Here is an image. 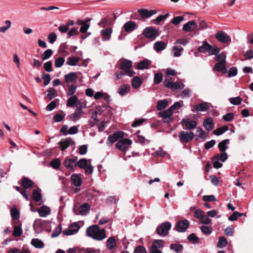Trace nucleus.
I'll return each mask as SVG.
<instances>
[{
	"label": "nucleus",
	"instance_id": "1",
	"mask_svg": "<svg viewBox=\"0 0 253 253\" xmlns=\"http://www.w3.org/2000/svg\"><path fill=\"white\" fill-rule=\"evenodd\" d=\"M86 235L94 240L101 241L106 237L105 230H100L97 225H92L88 227L86 230Z\"/></svg>",
	"mask_w": 253,
	"mask_h": 253
},
{
	"label": "nucleus",
	"instance_id": "2",
	"mask_svg": "<svg viewBox=\"0 0 253 253\" xmlns=\"http://www.w3.org/2000/svg\"><path fill=\"white\" fill-rule=\"evenodd\" d=\"M171 227V224L169 222H165L160 224L157 228V233L162 237L166 236Z\"/></svg>",
	"mask_w": 253,
	"mask_h": 253
},
{
	"label": "nucleus",
	"instance_id": "3",
	"mask_svg": "<svg viewBox=\"0 0 253 253\" xmlns=\"http://www.w3.org/2000/svg\"><path fill=\"white\" fill-rule=\"evenodd\" d=\"M142 34L145 38L152 40H155L160 35L159 30L153 27H149L144 29Z\"/></svg>",
	"mask_w": 253,
	"mask_h": 253
},
{
	"label": "nucleus",
	"instance_id": "4",
	"mask_svg": "<svg viewBox=\"0 0 253 253\" xmlns=\"http://www.w3.org/2000/svg\"><path fill=\"white\" fill-rule=\"evenodd\" d=\"M164 84L167 87L171 89L173 91H175L178 89H181L184 87V84L182 83L179 82H171L169 80L168 78L165 79Z\"/></svg>",
	"mask_w": 253,
	"mask_h": 253
},
{
	"label": "nucleus",
	"instance_id": "5",
	"mask_svg": "<svg viewBox=\"0 0 253 253\" xmlns=\"http://www.w3.org/2000/svg\"><path fill=\"white\" fill-rule=\"evenodd\" d=\"M132 143V141L128 138H124L116 144V147L123 152H126L128 149V145Z\"/></svg>",
	"mask_w": 253,
	"mask_h": 253
},
{
	"label": "nucleus",
	"instance_id": "6",
	"mask_svg": "<svg viewBox=\"0 0 253 253\" xmlns=\"http://www.w3.org/2000/svg\"><path fill=\"white\" fill-rule=\"evenodd\" d=\"M180 141L181 143H187L191 141L194 137V134L192 132H185L181 131L179 135Z\"/></svg>",
	"mask_w": 253,
	"mask_h": 253
},
{
	"label": "nucleus",
	"instance_id": "7",
	"mask_svg": "<svg viewBox=\"0 0 253 253\" xmlns=\"http://www.w3.org/2000/svg\"><path fill=\"white\" fill-rule=\"evenodd\" d=\"M78 158L76 157L74 159L66 158L64 161L63 164L67 169L74 171L76 168V161Z\"/></svg>",
	"mask_w": 253,
	"mask_h": 253
},
{
	"label": "nucleus",
	"instance_id": "8",
	"mask_svg": "<svg viewBox=\"0 0 253 253\" xmlns=\"http://www.w3.org/2000/svg\"><path fill=\"white\" fill-rule=\"evenodd\" d=\"M215 38L220 42L229 43L231 42V38L225 32L218 31L216 33Z\"/></svg>",
	"mask_w": 253,
	"mask_h": 253
},
{
	"label": "nucleus",
	"instance_id": "9",
	"mask_svg": "<svg viewBox=\"0 0 253 253\" xmlns=\"http://www.w3.org/2000/svg\"><path fill=\"white\" fill-rule=\"evenodd\" d=\"M173 112L169 108L167 110L160 112L159 113V117L163 118V121L165 123H169L172 121V115Z\"/></svg>",
	"mask_w": 253,
	"mask_h": 253
},
{
	"label": "nucleus",
	"instance_id": "10",
	"mask_svg": "<svg viewBox=\"0 0 253 253\" xmlns=\"http://www.w3.org/2000/svg\"><path fill=\"white\" fill-rule=\"evenodd\" d=\"M211 104L206 102H203L200 104H198L193 106L192 109L193 112H205L207 111L210 109Z\"/></svg>",
	"mask_w": 253,
	"mask_h": 253
},
{
	"label": "nucleus",
	"instance_id": "11",
	"mask_svg": "<svg viewBox=\"0 0 253 253\" xmlns=\"http://www.w3.org/2000/svg\"><path fill=\"white\" fill-rule=\"evenodd\" d=\"M189 225V221L187 219H184L178 221L175 228L179 232H185L187 229Z\"/></svg>",
	"mask_w": 253,
	"mask_h": 253
},
{
	"label": "nucleus",
	"instance_id": "12",
	"mask_svg": "<svg viewBox=\"0 0 253 253\" xmlns=\"http://www.w3.org/2000/svg\"><path fill=\"white\" fill-rule=\"evenodd\" d=\"M138 12L139 13L141 17L143 18H148L153 15L156 14L157 12L155 9L148 10L145 8H140L138 10Z\"/></svg>",
	"mask_w": 253,
	"mask_h": 253
},
{
	"label": "nucleus",
	"instance_id": "13",
	"mask_svg": "<svg viewBox=\"0 0 253 253\" xmlns=\"http://www.w3.org/2000/svg\"><path fill=\"white\" fill-rule=\"evenodd\" d=\"M182 125H184L187 129H193L197 126V123L195 120H191L189 118L183 119L181 122Z\"/></svg>",
	"mask_w": 253,
	"mask_h": 253
},
{
	"label": "nucleus",
	"instance_id": "14",
	"mask_svg": "<svg viewBox=\"0 0 253 253\" xmlns=\"http://www.w3.org/2000/svg\"><path fill=\"white\" fill-rule=\"evenodd\" d=\"M138 27L136 23L132 21L126 22L123 26V29L127 33H131Z\"/></svg>",
	"mask_w": 253,
	"mask_h": 253
},
{
	"label": "nucleus",
	"instance_id": "15",
	"mask_svg": "<svg viewBox=\"0 0 253 253\" xmlns=\"http://www.w3.org/2000/svg\"><path fill=\"white\" fill-rule=\"evenodd\" d=\"M79 229L80 226L79 224L75 222L69 226L68 230H64L63 231V234L67 236L71 235L77 233L79 231Z\"/></svg>",
	"mask_w": 253,
	"mask_h": 253
},
{
	"label": "nucleus",
	"instance_id": "16",
	"mask_svg": "<svg viewBox=\"0 0 253 253\" xmlns=\"http://www.w3.org/2000/svg\"><path fill=\"white\" fill-rule=\"evenodd\" d=\"M123 133L122 131H117L112 135H109L108 138L109 145H112L115 142L118 141L120 138L123 137Z\"/></svg>",
	"mask_w": 253,
	"mask_h": 253
},
{
	"label": "nucleus",
	"instance_id": "17",
	"mask_svg": "<svg viewBox=\"0 0 253 253\" xmlns=\"http://www.w3.org/2000/svg\"><path fill=\"white\" fill-rule=\"evenodd\" d=\"M71 143H74L72 139L70 138H67L65 139H62L58 142V144L62 151H64Z\"/></svg>",
	"mask_w": 253,
	"mask_h": 253
},
{
	"label": "nucleus",
	"instance_id": "18",
	"mask_svg": "<svg viewBox=\"0 0 253 253\" xmlns=\"http://www.w3.org/2000/svg\"><path fill=\"white\" fill-rule=\"evenodd\" d=\"M225 63L226 62L217 61L213 68V70L218 72H223V73H225L227 72L225 68Z\"/></svg>",
	"mask_w": 253,
	"mask_h": 253
},
{
	"label": "nucleus",
	"instance_id": "19",
	"mask_svg": "<svg viewBox=\"0 0 253 253\" xmlns=\"http://www.w3.org/2000/svg\"><path fill=\"white\" fill-rule=\"evenodd\" d=\"M197 24L194 21H190L183 25V31L185 32H191L197 27Z\"/></svg>",
	"mask_w": 253,
	"mask_h": 253
},
{
	"label": "nucleus",
	"instance_id": "20",
	"mask_svg": "<svg viewBox=\"0 0 253 253\" xmlns=\"http://www.w3.org/2000/svg\"><path fill=\"white\" fill-rule=\"evenodd\" d=\"M90 21V19H88L86 20H79L78 21V24L81 25L80 28V32L82 33H85L89 27V24L87 23Z\"/></svg>",
	"mask_w": 253,
	"mask_h": 253
},
{
	"label": "nucleus",
	"instance_id": "21",
	"mask_svg": "<svg viewBox=\"0 0 253 253\" xmlns=\"http://www.w3.org/2000/svg\"><path fill=\"white\" fill-rule=\"evenodd\" d=\"M203 126L208 131L212 130L214 127V123L212 118H208L205 119L203 122Z\"/></svg>",
	"mask_w": 253,
	"mask_h": 253
},
{
	"label": "nucleus",
	"instance_id": "22",
	"mask_svg": "<svg viewBox=\"0 0 253 253\" xmlns=\"http://www.w3.org/2000/svg\"><path fill=\"white\" fill-rule=\"evenodd\" d=\"M38 212L41 217H46L50 213V209L48 207L42 206L38 210Z\"/></svg>",
	"mask_w": 253,
	"mask_h": 253
},
{
	"label": "nucleus",
	"instance_id": "23",
	"mask_svg": "<svg viewBox=\"0 0 253 253\" xmlns=\"http://www.w3.org/2000/svg\"><path fill=\"white\" fill-rule=\"evenodd\" d=\"M165 241L163 240L157 239L153 241L151 248L155 250H160L165 246Z\"/></svg>",
	"mask_w": 253,
	"mask_h": 253
},
{
	"label": "nucleus",
	"instance_id": "24",
	"mask_svg": "<svg viewBox=\"0 0 253 253\" xmlns=\"http://www.w3.org/2000/svg\"><path fill=\"white\" fill-rule=\"evenodd\" d=\"M20 184L24 189H28L33 186L34 182L27 177H24L21 180Z\"/></svg>",
	"mask_w": 253,
	"mask_h": 253
},
{
	"label": "nucleus",
	"instance_id": "25",
	"mask_svg": "<svg viewBox=\"0 0 253 253\" xmlns=\"http://www.w3.org/2000/svg\"><path fill=\"white\" fill-rule=\"evenodd\" d=\"M130 89V86L129 84H124L120 86L118 88V93L121 96H124L128 93Z\"/></svg>",
	"mask_w": 253,
	"mask_h": 253
},
{
	"label": "nucleus",
	"instance_id": "26",
	"mask_svg": "<svg viewBox=\"0 0 253 253\" xmlns=\"http://www.w3.org/2000/svg\"><path fill=\"white\" fill-rule=\"evenodd\" d=\"M64 78L67 84L73 83L78 79L77 73L75 72H70V73L65 75Z\"/></svg>",
	"mask_w": 253,
	"mask_h": 253
},
{
	"label": "nucleus",
	"instance_id": "27",
	"mask_svg": "<svg viewBox=\"0 0 253 253\" xmlns=\"http://www.w3.org/2000/svg\"><path fill=\"white\" fill-rule=\"evenodd\" d=\"M132 66V62L130 60L124 59L120 63V68L125 72L130 69Z\"/></svg>",
	"mask_w": 253,
	"mask_h": 253
},
{
	"label": "nucleus",
	"instance_id": "28",
	"mask_svg": "<svg viewBox=\"0 0 253 253\" xmlns=\"http://www.w3.org/2000/svg\"><path fill=\"white\" fill-rule=\"evenodd\" d=\"M83 114V111L81 107H78L75 112L71 115V118L74 121H77L82 117Z\"/></svg>",
	"mask_w": 253,
	"mask_h": 253
},
{
	"label": "nucleus",
	"instance_id": "29",
	"mask_svg": "<svg viewBox=\"0 0 253 253\" xmlns=\"http://www.w3.org/2000/svg\"><path fill=\"white\" fill-rule=\"evenodd\" d=\"M112 32L111 28H106L101 31V35L103 41L109 40L111 37V34Z\"/></svg>",
	"mask_w": 253,
	"mask_h": 253
},
{
	"label": "nucleus",
	"instance_id": "30",
	"mask_svg": "<svg viewBox=\"0 0 253 253\" xmlns=\"http://www.w3.org/2000/svg\"><path fill=\"white\" fill-rule=\"evenodd\" d=\"M71 181L73 184L76 186H80L82 183L81 178L77 174H73L71 176Z\"/></svg>",
	"mask_w": 253,
	"mask_h": 253
},
{
	"label": "nucleus",
	"instance_id": "31",
	"mask_svg": "<svg viewBox=\"0 0 253 253\" xmlns=\"http://www.w3.org/2000/svg\"><path fill=\"white\" fill-rule=\"evenodd\" d=\"M106 244L107 249L110 250L114 249L117 246L116 240L113 237L109 238L106 241Z\"/></svg>",
	"mask_w": 253,
	"mask_h": 253
},
{
	"label": "nucleus",
	"instance_id": "32",
	"mask_svg": "<svg viewBox=\"0 0 253 253\" xmlns=\"http://www.w3.org/2000/svg\"><path fill=\"white\" fill-rule=\"evenodd\" d=\"M90 207L88 203H84L80 207V214L82 215H86L90 210Z\"/></svg>",
	"mask_w": 253,
	"mask_h": 253
},
{
	"label": "nucleus",
	"instance_id": "33",
	"mask_svg": "<svg viewBox=\"0 0 253 253\" xmlns=\"http://www.w3.org/2000/svg\"><path fill=\"white\" fill-rule=\"evenodd\" d=\"M166 47V44L162 41L157 42L154 45V48L157 52H160Z\"/></svg>",
	"mask_w": 253,
	"mask_h": 253
},
{
	"label": "nucleus",
	"instance_id": "34",
	"mask_svg": "<svg viewBox=\"0 0 253 253\" xmlns=\"http://www.w3.org/2000/svg\"><path fill=\"white\" fill-rule=\"evenodd\" d=\"M211 47V45L206 42H203V44L200 46L198 48V51L201 53H206L208 52Z\"/></svg>",
	"mask_w": 253,
	"mask_h": 253
},
{
	"label": "nucleus",
	"instance_id": "35",
	"mask_svg": "<svg viewBox=\"0 0 253 253\" xmlns=\"http://www.w3.org/2000/svg\"><path fill=\"white\" fill-rule=\"evenodd\" d=\"M229 139H225L218 143V147L221 152H225L228 148L227 145L229 143Z\"/></svg>",
	"mask_w": 253,
	"mask_h": 253
},
{
	"label": "nucleus",
	"instance_id": "36",
	"mask_svg": "<svg viewBox=\"0 0 253 253\" xmlns=\"http://www.w3.org/2000/svg\"><path fill=\"white\" fill-rule=\"evenodd\" d=\"M78 98L76 95L71 96L68 99L66 105L67 107H73L77 103Z\"/></svg>",
	"mask_w": 253,
	"mask_h": 253
},
{
	"label": "nucleus",
	"instance_id": "37",
	"mask_svg": "<svg viewBox=\"0 0 253 253\" xmlns=\"http://www.w3.org/2000/svg\"><path fill=\"white\" fill-rule=\"evenodd\" d=\"M228 130V126L224 125L221 127L216 128L213 131V133L217 136L220 135Z\"/></svg>",
	"mask_w": 253,
	"mask_h": 253
},
{
	"label": "nucleus",
	"instance_id": "38",
	"mask_svg": "<svg viewBox=\"0 0 253 253\" xmlns=\"http://www.w3.org/2000/svg\"><path fill=\"white\" fill-rule=\"evenodd\" d=\"M111 24L112 21L111 19L108 17H105L101 20V21L98 23V25L100 27L104 28L111 25Z\"/></svg>",
	"mask_w": 253,
	"mask_h": 253
},
{
	"label": "nucleus",
	"instance_id": "39",
	"mask_svg": "<svg viewBox=\"0 0 253 253\" xmlns=\"http://www.w3.org/2000/svg\"><path fill=\"white\" fill-rule=\"evenodd\" d=\"M31 244L37 249H42L44 247L43 242L38 239H33L32 240Z\"/></svg>",
	"mask_w": 253,
	"mask_h": 253
},
{
	"label": "nucleus",
	"instance_id": "40",
	"mask_svg": "<svg viewBox=\"0 0 253 253\" xmlns=\"http://www.w3.org/2000/svg\"><path fill=\"white\" fill-rule=\"evenodd\" d=\"M212 163L214 168L219 169L222 167V163L219 162V156L218 155L212 158Z\"/></svg>",
	"mask_w": 253,
	"mask_h": 253
},
{
	"label": "nucleus",
	"instance_id": "41",
	"mask_svg": "<svg viewBox=\"0 0 253 253\" xmlns=\"http://www.w3.org/2000/svg\"><path fill=\"white\" fill-rule=\"evenodd\" d=\"M151 63V62L147 60H144L143 61H140L137 64V68L139 70H143L144 69L148 68L149 64Z\"/></svg>",
	"mask_w": 253,
	"mask_h": 253
},
{
	"label": "nucleus",
	"instance_id": "42",
	"mask_svg": "<svg viewBox=\"0 0 253 253\" xmlns=\"http://www.w3.org/2000/svg\"><path fill=\"white\" fill-rule=\"evenodd\" d=\"M170 249L174 251L176 253H180L183 250V246L179 244H171L170 245Z\"/></svg>",
	"mask_w": 253,
	"mask_h": 253
},
{
	"label": "nucleus",
	"instance_id": "43",
	"mask_svg": "<svg viewBox=\"0 0 253 253\" xmlns=\"http://www.w3.org/2000/svg\"><path fill=\"white\" fill-rule=\"evenodd\" d=\"M88 160L85 158H83L79 160L78 162L76 161V167H78L80 169H84L87 166Z\"/></svg>",
	"mask_w": 253,
	"mask_h": 253
},
{
	"label": "nucleus",
	"instance_id": "44",
	"mask_svg": "<svg viewBox=\"0 0 253 253\" xmlns=\"http://www.w3.org/2000/svg\"><path fill=\"white\" fill-rule=\"evenodd\" d=\"M131 84L134 88H137L141 85L142 81L139 77H134L132 80Z\"/></svg>",
	"mask_w": 253,
	"mask_h": 253
},
{
	"label": "nucleus",
	"instance_id": "45",
	"mask_svg": "<svg viewBox=\"0 0 253 253\" xmlns=\"http://www.w3.org/2000/svg\"><path fill=\"white\" fill-rule=\"evenodd\" d=\"M7 253H31L29 250L26 249H22L19 250L17 248H13L10 249Z\"/></svg>",
	"mask_w": 253,
	"mask_h": 253
},
{
	"label": "nucleus",
	"instance_id": "46",
	"mask_svg": "<svg viewBox=\"0 0 253 253\" xmlns=\"http://www.w3.org/2000/svg\"><path fill=\"white\" fill-rule=\"evenodd\" d=\"M168 105V101L167 99L159 101L156 107L158 110H161L165 108Z\"/></svg>",
	"mask_w": 253,
	"mask_h": 253
},
{
	"label": "nucleus",
	"instance_id": "47",
	"mask_svg": "<svg viewBox=\"0 0 253 253\" xmlns=\"http://www.w3.org/2000/svg\"><path fill=\"white\" fill-rule=\"evenodd\" d=\"M11 217L14 220H17L20 216V212L16 208H12L10 210Z\"/></svg>",
	"mask_w": 253,
	"mask_h": 253
},
{
	"label": "nucleus",
	"instance_id": "48",
	"mask_svg": "<svg viewBox=\"0 0 253 253\" xmlns=\"http://www.w3.org/2000/svg\"><path fill=\"white\" fill-rule=\"evenodd\" d=\"M200 229L202 233L206 235H210L212 232V228L211 226L202 225Z\"/></svg>",
	"mask_w": 253,
	"mask_h": 253
},
{
	"label": "nucleus",
	"instance_id": "49",
	"mask_svg": "<svg viewBox=\"0 0 253 253\" xmlns=\"http://www.w3.org/2000/svg\"><path fill=\"white\" fill-rule=\"evenodd\" d=\"M183 48L180 46H174L172 48L173 55L175 57H179L181 55V52Z\"/></svg>",
	"mask_w": 253,
	"mask_h": 253
},
{
	"label": "nucleus",
	"instance_id": "50",
	"mask_svg": "<svg viewBox=\"0 0 253 253\" xmlns=\"http://www.w3.org/2000/svg\"><path fill=\"white\" fill-rule=\"evenodd\" d=\"M47 91L48 92L47 96L50 100L57 95V91L52 87L49 88Z\"/></svg>",
	"mask_w": 253,
	"mask_h": 253
},
{
	"label": "nucleus",
	"instance_id": "51",
	"mask_svg": "<svg viewBox=\"0 0 253 253\" xmlns=\"http://www.w3.org/2000/svg\"><path fill=\"white\" fill-rule=\"evenodd\" d=\"M68 91L67 92V96H73V94L76 92L77 86L75 84H72L68 85Z\"/></svg>",
	"mask_w": 253,
	"mask_h": 253
},
{
	"label": "nucleus",
	"instance_id": "52",
	"mask_svg": "<svg viewBox=\"0 0 253 253\" xmlns=\"http://www.w3.org/2000/svg\"><path fill=\"white\" fill-rule=\"evenodd\" d=\"M22 229L21 226L16 225L14 227L13 231V235L14 236L18 237H20L22 234Z\"/></svg>",
	"mask_w": 253,
	"mask_h": 253
},
{
	"label": "nucleus",
	"instance_id": "53",
	"mask_svg": "<svg viewBox=\"0 0 253 253\" xmlns=\"http://www.w3.org/2000/svg\"><path fill=\"white\" fill-rule=\"evenodd\" d=\"M79 59L75 57H69L67 59V64L70 66H76L79 62Z\"/></svg>",
	"mask_w": 253,
	"mask_h": 253
},
{
	"label": "nucleus",
	"instance_id": "54",
	"mask_svg": "<svg viewBox=\"0 0 253 253\" xmlns=\"http://www.w3.org/2000/svg\"><path fill=\"white\" fill-rule=\"evenodd\" d=\"M227 245V240L224 237H222L219 238L217 243V247L219 248H223Z\"/></svg>",
	"mask_w": 253,
	"mask_h": 253
},
{
	"label": "nucleus",
	"instance_id": "55",
	"mask_svg": "<svg viewBox=\"0 0 253 253\" xmlns=\"http://www.w3.org/2000/svg\"><path fill=\"white\" fill-rule=\"evenodd\" d=\"M53 51L51 49H48L45 50L41 55L42 60L48 59L52 54Z\"/></svg>",
	"mask_w": 253,
	"mask_h": 253
},
{
	"label": "nucleus",
	"instance_id": "56",
	"mask_svg": "<svg viewBox=\"0 0 253 253\" xmlns=\"http://www.w3.org/2000/svg\"><path fill=\"white\" fill-rule=\"evenodd\" d=\"M50 165L53 169H57L60 166L61 162L59 159H54L51 161Z\"/></svg>",
	"mask_w": 253,
	"mask_h": 253
},
{
	"label": "nucleus",
	"instance_id": "57",
	"mask_svg": "<svg viewBox=\"0 0 253 253\" xmlns=\"http://www.w3.org/2000/svg\"><path fill=\"white\" fill-rule=\"evenodd\" d=\"M33 198L35 202H39L42 199V194L37 190H34L33 191Z\"/></svg>",
	"mask_w": 253,
	"mask_h": 253
},
{
	"label": "nucleus",
	"instance_id": "58",
	"mask_svg": "<svg viewBox=\"0 0 253 253\" xmlns=\"http://www.w3.org/2000/svg\"><path fill=\"white\" fill-rule=\"evenodd\" d=\"M65 62V59L62 57H59L55 60L54 64L56 68L61 67Z\"/></svg>",
	"mask_w": 253,
	"mask_h": 253
},
{
	"label": "nucleus",
	"instance_id": "59",
	"mask_svg": "<svg viewBox=\"0 0 253 253\" xmlns=\"http://www.w3.org/2000/svg\"><path fill=\"white\" fill-rule=\"evenodd\" d=\"M163 80V75L161 73H157L155 74L154 77V82L156 84H159Z\"/></svg>",
	"mask_w": 253,
	"mask_h": 253
},
{
	"label": "nucleus",
	"instance_id": "60",
	"mask_svg": "<svg viewBox=\"0 0 253 253\" xmlns=\"http://www.w3.org/2000/svg\"><path fill=\"white\" fill-rule=\"evenodd\" d=\"M220 51V48L215 45L212 46L211 45V47L210 49L209 50L208 52L210 55H215L218 54Z\"/></svg>",
	"mask_w": 253,
	"mask_h": 253
},
{
	"label": "nucleus",
	"instance_id": "61",
	"mask_svg": "<svg viewBox=\"0 0 253 253\" xmlns=\"http://www.w3.org/2000/svg\"><path fill=\"white\" fill-rule=\"evenodd\" d=\"M183 104V101L175 102L169 109L173 113V111L178 109Z\"/></svg>",
	"mask_w": 253,
	"mask_h": 253
},
{
	"label": "nucleus",
	"instance_id": "62",
	"mask_svg": "<svg viewBox=\"0 0 253 253\" xmlns=\"http://www.w3.org/2000/svg\"><path fill=\"white\" fill-rule=\"evenodd\" d=\"M79 34L78 28L77 27H73L71 28L67 33L68 38H70L71 37L76 35Z\"/></svg>",
	"mask_w": 253,
	"mask_h": 253
},
{
	"label": "nucleus",
	"instance_id": "63",
	"mask_svg": "<svg viewBox=\"0 0 253 253\" xmlns=\"http://www.w3.org/2000/svg\"><path fill=\"white\" fill-rule=\"evenodd\" d=\"M242 101V98L238 96L236 97H232L230 99V102L231 104L238 105L241 104Z\"/></svg>",
	"mask_w": 253,
	"mask_h": 253
},
{
	"label": "nucleus",
	"instance_id": "64",
	"mask_svg": "<svg viewBox=\"0 0 253 253\" xmlns=\"http://www.w3.org/2000/svg\"><path fill=\"white\" fill-rule=\"evenodd\" d=\"M61 227L60 225L58 226L57 227L55 228V229L53 231L52 233H51V237L54 238L58 236L61 233Z\"/></svg>",
	"mask_w": 253,
	"mask_h": 253
}]
</instances>
